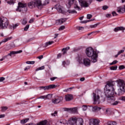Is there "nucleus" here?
Instances as JSON below:
<instances>
[{
	"instance_id": "1",
	"label": "nucleus",
	"mask_w": 125,
	"mask_h": 125,
	"mask_svg": "<svg viewBox=\"0 0 125 125\" xmlns=\"http://www.w3.org/2000/svg\"><path fill=\"white\" fill-rule=\"evenodd\" d=\"M86 54L88 57H91V61L93 63H95L97 62L98 55L96 51L93 50V48L91 47H89L86 49Z\"/></svg>"
},
{
	"instance_id": "2",
	"label": "nucleus",
	"mask_w": 125,
	"mask_h": 125,
	"mask_svg": "<svg viewBox=\"0 0 125 125\" xmlns=\"http://www.w3.org/2000/svg\"><path fill=\"white\" fill-rule=\"evenodd\" d=\"M114 93L115 94H117V93L115 92V90L108 89V88H104V94L105 96L107 98L108 101L114 97Z\"/></svg>"
},
{
	"instance_id": "3",
	"label": "nucleus",
	"mask_w": 125,
	"mask_h": 125,
	"mask_svg": "<svg viewBox=\"0 0 125 125\" xmlns=\"http://www.w3.org/2000/svg\"><path fill=\"white\" fill-rule=\"evenodd\" d=\"M9 24V21L7 18L5 17L0 18V29H7Z\"/></svg>"
},
{
	"instance_id": "4",
	"label": "nucleus",
	"mask_w": 125,
	"mask_h": 125,
	"mask_svg": "<svg viewBox=\"0 0 125 125\" xmlns=\"http://www.w3.org/2000/svg\"><path fill=\"white\" fill-rule=\"evenodd\" d=\"M63 102V98L62 96H55L54 98L52 100V102L54 104H59L61 102Z\"/></svg>"
},
{
	"instance_id": "5",
	"label": "nucleus",
	"mask_w": 125,
	"mask_h": 125,
	"mask_svg": "<svg viewBox=\"0 0 125 125\" xmlns=\"http://www.w3.org/2000/svg\"><path fill=\"white\" fill-rule=\"evenodd\" d=\"M34 3L36 7H38L39 9H42V7L46 4V3H42V0H34Z\"/></svg>"
},
{
	"instance_id": "6",
	"label": "nucleus",
	"mask_w": 125,
	"mask_h": 125,
	"mask_svg": "<svg viewBox=\"0 0 125 125\" xmlns=\"http://www.w3.org/2000/svg\"><path fill=\"white\" fill-rule=\"evenodd\" d=\"M114 85H115V82L108 81L106 83V85L105 86L104 88H108V89H111V90H115L114 88Z\"/></svg>"
},
{
	"instance_id": "7",
	"label": "nucleus",
	"mask_w": 125,
	"mask_h": 125,
	"mask_svg": "<svg viewBox=\"0 0 125 125\" xmlns=\"http://www.w3.org/2000/svg\"><path fill=\"white\" fill-rule=\"evenodd\" d=\"M118 84L120 86V88L122 89L124 92H125V83L123 80L119 79L117 81Z\"/></svg>"
},
{
	"instance_id": "8",
	"label": "nucleus",
	"mask_w": 125,
	"mask_h": 125,
	"mask_svg": "<svg viewBox=\"0 0 125 125\" xmlns=\"http://www.w3.org/2000/svg\"><path fill=\"white\" fill-rule=\"evenodd\" d=\"M93 99H94V104H99L100 103V97L98 94L96 93H93Z\"/></svg>"
},
{
	"instance_id": "9",
	"label": "nucleus",
	"mask_w": 125,
	"mask_h": 125,
	"mask_svg": "<svg viewBox=\"0 0 125 125\" xmlns=\"http://www.w3.org/2000/svg\"><path fill=\"white\" fill-rule=\"evenodd\" d=\"M56 87V85L54 84H51L48 86H40L39 87L40 88H41L42 89H43L44 90H46L48 89H52L53 88H55Z\"/></svg>"
},
{
	"instance_id": "10",
	"label": "nucleus",
	"mask_w": 125,
	"mask_h": 125,
	"mask_svg": "<svg viewBox=\"0 0 125 125\" xmlns=\"http://www.w3.org/2000/svg\"><path fill=\"white\" fill-rule=\"evenodd\" d=\"M100 121L98 119H91L90 120L89 125H99Z\"/></svg>"
},
{
	"instance_id": "11",
	"label": "nucleus",
	"mask_w": 125,
	"mask_h": 125,
	"mask_svg": "<svg viewBox=\"0 0 125 125\" xmlns=\"http://www.w3.org/2000/svg\"><path fill=\"white\" fill-rule=\"evenodd\" d=\"M52 98V94H48L47 95L41 96L38 98V99H44L45 100H49Z\"/></svg>"
},
{
	"instance_id": "12",
	"label": "nucleus",
	"mask_w": 125,
	"mask_h": 125,
	"mask_svg": "<svg viewBox=\"0 0 125 125\" xmlns=\"http://www.w3.org/2000/svg\"><path fill=\"white\" fill-rule=\"evenodd\" d=\"M108 102L110 103L111 105H113V106H116V105H118V104H119V101H116V98L114 97L110 100H108Z\"/></svg>"
},
{
	"instance_id": "13",
	"label": "nucleus",
	"mask_w": 125,
	"mask_h": 125,
	"mask_svg": "<svg viewBox=\"0 0 125 125\" xmlns=\"http://www.w3.org/2000/svg\"><path fill=\"white\" fill-rule=\"evenodd\" d=\"M77 122L76 117H71L68 119V124L69 125H76Z\"/></svg>"
},
{
	"instance_id": "14",
	"label": "nucleus",
	"mask_w": 125,
	"mask_h": 125,
	"mask_svg": "<svg viewBox=\"0 0 125 125\" xmlns=\"http://www.w3.org/2000/svg\"><path fill=\"white\" fill-rule=\"evenodd\" d=\"M19 7L16 9L17 11H21V10H20V8H24V7H26L27 6V4L26 3H23L21 2H19L18 3Z\"/></svg>"
},
{
	"instance_id": "15",
	"label": "nucleus",
	"mask_w": 125,
	"mask_h": 125,
	"mask_svg": "<svg viewBox=\"0 0 125 125\" xmlns=\"http://www.w3.org/2000/svg\"><path fill=\"white\" fill-rule=\"evenodd\" d=\"M73 98V96L72 94H67L64 96V99L66 102L71 101V100H72Z\"/></svg>"
},
{
	"instance_id": "16",
	"label": "nucleus",
	"mask_w": 125,
	"mask_h": 125,
	"mask_svg": "<svg viewBox=\"0 0 125 125\" xmlns=\"http://www.w3.org/2000/svg\"><path fill=\"white\" fill-rule=\"evenodd\" d=\"M79 3H80L82 7H88V3L85 1L83 0H79Z\"/></svg>"
},
{
	"instance_id": "17",
	"label": "nucleus",
	"mask_w": 125,
	"mask_h": 125,
	"mask_svg": "<svg viewBox=\"0 0 125 125\" xmlns=\"http://www.w3.org/2000/svg\"><path fill=\"white\" fill-rule=\"evenodd\" d=\"M55 8L57 9V11L60 12V13H62L63 10V7L62 6H61L60 4H58L55 6Z\"/></svg>"
},
{
	"instance_id": "18",
	"label": "nucleus",
	"mask_w": 125,
	"mask_h": 125,
	"mask_svg": "<svg viewBox=\"0 0 125 125\" xmlns=\"http://www.w3.org/2000/svg\"><path fill=\"white\" fill-rule=\"evenodd\" d=\"M66 21H67V19H61L56 21V24L57 25H61V24H63V23L66 22Z\"/></svg>"
},
{
	"instance_id": "19",
	"label": "nucleus",
	"mask_w": 125,
	"mask_h": 125,
	"mask_svg": "<svg viewBox=\"0 0 125 125\" xmlns=\"http://www.w3.org/2000/svg\"><path fill=\"white\" fill-rule=\"evenodd\" d=\"M83 63L85 66H90V60L88 58H85L83 60Z\"/></svg>"
},
{
	"instance_id": "20",
	"label": "nucleus",
	"mask_w": 125,
	"mask_h": 125,
	"mask_svg": "<svg viewBox=\"0 0 125 125\" xmlns=\"http://www.w3.org/2000/svg\"><path fill=\"white\" fill-rule=\"evenodd\" d=\"M66 111H67L68 112H71V113H78V108L77 107H73L72 108H66Z\"/></svg>"
},
{
	"instance_id": "21",
	"label": "nucleus",
	"mask_w": 125,
	"mask_h": 125,
	"mask_svg": "<svg viewBox=\"0 0 125 125\" xmlns=\"http://www.w3.org/2000/svg\"><path fill=\"white\" fill-rule=\"evenodd\" d=\"M83 120L82 118H77L76 125H83Z\"/></svg>"
},
{
	"instance_id": "22",
	"label": "nucleus",
	"mask_w": 125,
	"mask_h": 125,
	"mask_svg": "<svg viewBox=\"0 0 125 125\" xmlns=\"http://www.w3.org/2000/svg\"><path fill=\"white\" fill-rule=\"evenodd\" d=\"M125 27H124V26H119L114 28V31L116 33H117V32H119V31H122V32L124 33V31H125Z\"/></svg>"
},
{
	"instance_id": "23",
	"label": "nucleus",
	"mask_w": 125,
	"mask_h": 125,
	"mask_svg": "<svg viewBox=\"0 0 125 125\" xmlns=\"http://www.w3.org/2000/svg\"><path fill=\"white\" fill-rule=\"evenodd\" d=\"M28 6L29 8H35L37 7L36 6V4L35 3V1H32L28 3Z\"/></svg>"
},
{
	"instance_id": "24",
	"label": "nucleus",
	"mask_w": 125,
	"mask_h": 125,
	"mask_svg": "<svg viewBox=\"0 0 125 125\" xmlns=\"http://www.w3.org/2000/svg\"><path fill=\"white\" fill-rule=\"evenodd\" d=\"M22 52H23V51H22V50L17 51H11L7 55H8V56H11V55H13L14 54H18V53H22Z\"/></svg>"
},
{
	"instance_id": "25",
	"label": "nucleus",
	"mask_w": 125,
	"mask_h": 125,
	"mask_svg": "<svg viewBox=\"0 0 125 125\" xmlns=\"http://www.w3.org/2000/svg\"><path fill=\"white\" fill-rule=\"evenodd\" d=\"M74 1H75V0H67L66 5L68 8L71 7V5L74 3Z\"/></svg>"
},
{
	"instance_id": "26",
	"label": "nucleus",
	"mask_w": 125,
	"mask_h": 125,
	"mask_svg": "<svg viewBox=\"0 0 125 125\" xmlns=\"http://www.w3.org/2000/svg\"><path fill=\"white\" fill-rule=\"evenodd\" d=\"M12 39V37H8L6 38H5L3 40H2L1 42H0V45L3 42H8V41H10V40Z\"/></svg>"
},
{
	"instance_id": "27",
	"label": "nucleus",
	"mask_w": 125,
	"mask_h": 125,
	"mask_svg": "<svg viewBox=\"0 0 125 125\" xmlns=\"http://www.w3.org/2000/svg\"><path fill=\"white\" fill-rule=\"evenodd\" d=\"M70 49V47L68 46L65 48H63L62 50L63 52L62 54L65 55L67 53V51Z\"/></svg>"
},
{
	"instance_id": "28",
	"label": "nucleus",
	"mask_w": 125,
	"mask_h": 125,
	"mask_svg": "<svg viewBox=\"0 0 125 125\" xmlns=\"http://www.w3.org/2000/svg\"><path fill=\"white\" fill-rule=\"evenodd\" d=\"M117 12L118 13H124L125 12V8H118L117 9Z\"/></svg>"
},
{
	"instance_id": "29",
	"label": "nucleus",
	"mask_w": 125,
	"mask_h": 125,
	"mask_svg": "<svg viewBox=\"0 0 125 125\" xmlns=\"http://www.w3.org/2000/svg\"><path fill=\"white\" fill-rule=\"evenodd\" d=\"M21 22L22 25H25L27 24V23H28L26 18H23L22 20H21Z\"/></svg>"
},
{
	"instance_id": "30",
	"label": "nucleus",
	"mask_w": 125,
	"mask_h": 125,
	"mask_svg": "<svg viewBox=\"0 0 125 125\" xmlns=\"http://www.w3.org/2000/svg\"><path fill=\"white\" fill-rule=\"evenodd\" d=\"M28 121H29V118H26L25 119L21 120V124L24 125V124H26Z\"/></svg>"
},
{
	"instance_id": "31",
	"label": "nucleus",
	"mask_w": 125,
	"mask_h": 125,
	"mask_svg": "<svg viewBox=\"0 0 125 125\" xmlns=\"http://www.w3.org/2000/svg\"><path fill=\"white\" fill-rule=\"evenodd\" d=\"M74 8L75 9H77V10H80V7L79 5L78 4V2L75 1L74 3Z\"/></svg>"
},
{
	"instance_id": "32",
	"label": "nucleus",
	"mask_w": 125,
	"mask_h": 125,
	"mask_svg": "<svg viewBox=\"0 0 125 125\" xmlns=\"http://www.w3.org/2000/svg\"><path fill=\"white\" fill-rule=\"evenodd\" d=\"M16 0H8L7 1V3L9 4H14Z\"/></svg>"
},
{
	"instance_id": "33",
	"label": "nucleus",
	"mask_w": 125,
	"mask_h": 125,
	"mask_svg": "<svg viewBox=\"0 0 125 125\" xmlns=\"http://www.w3.org/2000/svg\"><path fill=\"white\" fill-rule=\"evenodd\" d=\"M66 120L65 119H62L60 121V124L61 125H66Z\"/></svg>"
},
{
	"instance_id": "34",
	"label": "nucleus",
	"mask_w": 125,
	"mask_h": 125,
	"mask_svg": "<svg viewBox=\"0 0 125 125\" xmlns=\"http://www.w3.org/2000/svg\"><path fill=\"white\" fill-rule=\"evenodd\" d=\"M93 111H99L101 110V107H99L98 106H95L93 107Z\"/></svg>"
},
{
	"instance_id": "35",
	"label": "nucleus",
	"mask_w": 125,
	"mask_h": 125,
	"mask_svg": "<svg viewBox=\"0 0 125 125\" xmlns=\"http://www.w3.org/2000/svg\"><path fill=\"white\" fill-rule=\"evenodd\" d=\"M52 43H54V42L53 41H50L47 42L45 43V46H48V45H50V44H52Z\"/></svg>"
},
{
	"instance_id": "36",
	"label": "nucleus",
	"mask_w": 125,
	"mask_h": 125,
	"mask_svg": "<svg viewBox=\"0 0 125 125\" xmlns=\"http://www.w3.org/2000/svg\"><path fill=\"white\" fill-rule=\"evenodd\" d=\"M67 12L68 13H70L71 14H74V13H77V11L75 10H67Z\"/></svg>"
},
{
	"instance_id": "37",
	"label": "nucleus",
	"mask_w": 125,
	"mask_h": 125,
	"mask_svg": "<svg viewBox=\"0 0 125 125\" xmlns=\"http://www.w3.org/2000/svg\"><path fill=\"white\" fill-rule=\"evenodd\" d=\"M107 125H117V122H107Z\"/></svg>"
},
{
	"instance_id": "38",
	"label": "nucleus",
	"mask_w": 125,
	"mask_h": 125,
	"mask_svg": "<svg viewBox=\"0 0 125 125\" xmlns=\"http://www.w3.org/2000/svg\"><path fill=\"white\" fill-rule=\"evenodd\" d=\"M123 89H122L121 88L118 90V95H123Z\"/></svg>"
},
{
	"instance_id": "39",
	"label": "nucleus",
	"mask_w": 125,
	"mask_h": 125,
	"mask_svg": "<svg viewBox=\"0 0 125 125\" xmlns=\"http://www.w3.org/2000/svg\"><path fill=\"white\" fill-rule=\"evenodd\" d=\"M44 69H45L44 65H43L36 69V71H40V70H44Z\"/></svg>"
},
{
	"instance_id": "40",
	"label": "nucleus",
	"mask_w": 125,
	"mask_h": 125,
	"mask_svg": "<svg viewBox=\"0 0 125 125\" xmlns=\"http://www.w3.org/2000/svg\"><path fill=\"white\" fill-rule=\"evenodd\" d=\"M8 109V107L6 106H3L1 108V112H5V111H6V110H7Z\"/></svg>"
},
{
	"instance_id": "41",
	"label": "nucleus",
	"mask_w": 125,
	"mask_h": 125,
	"mask_svg": "<svg viewBox=\"0 0 125 125\" xmlns=\"http://www.w3.org/2000/svg\"><path fill=\"white\" fill-rule=\"evenodd\" d=\"M26 63V64L34 65V64L35 63V61H27Z\"/></svg>"
},
{
	"instance_id": "42",
	"label": "nucleus",
	"mask_w": 125,
	"mask_h": 125,
	"mask_svg": "<svg viewBox=\"0 0 125 125\" xmlns=\"http://www.w3.org/2000/svg\"><path fill=\"white\" fill-rule=\"evenodd\" d=\"M117 68H118V66L117 65H116V66L110 67V70H117Z\"/></svg>"
},
{
	"instance_id": "43",
	"label": "nucleus",
	"mask_w": 125,
	"mask_h": 125,
	"mask_svg": "<svg viewBox=\"0 0 125 125\" xmlns=\"http://www.w3.org/2000/svg\"><path fill=\"white\" fill-rule=\"evenodd\" d=\"M18 26H19V24L17 23V24H15V25L13 24V26H11L10 28L11 29H15V28H16V27H18Z\"/></svg>"
},
{
	"instance_id": "44",
	"label": "nucleus",
	"mask_w": 125,
	"mask_h": 125,
	"mask_svg": "<svg viewBox=\"0 0 125 125\" xmlns=\"http://www.w3.org/2000/svg\"><path fill=\"white\" fill-rule=\"evenodd\" d=\"M65 29V25H62L59 28V31H63Z\"/></svg>"
},
{
	"instance_id": "45",
	"label": "nucleus",
	"mask_w": 125,
	"mask_h": 125,
	"mask_svg": "<svg viewBox=\"0 0 125 125\" xmlns=\"http://www.w3.org/2000/svg\"><path fill=\"white\" fill-rule=\"evenodd\" d=\"M82 109L83 111H86V110H87V106L85 105L82 106Z\"/></svg>"
},
{
	"instance_id": "46",
	"label": "nucleus",
	"mask_w": 125,
	"mask_h": 125,
	"mask_svg": "<svg viewBox=\"0 0 125 125\" xmlns=\"http://www.w3.org/2000/svg\"><path fill=\"white\" fill-rule=\"evenodd\" d=\"M111 112H112V111L111 110V109L107 108L106 109V112H105L106 114H110Z\"/></svg>"
},
{
	"instance_id": "47",
	"label": "nucleus",
	"mask_w": 125,
	"mask_h": 125,
	"mask_svg": "<svg viewBox=\"0 0 125 125\" xmlns=\"http://www.w3.org/2000/svg\"><path fill=\"white\" fill-rule=\"evenodd\" d=\"M42 3H46L45 5H46V4H48L49 3V0H43Z\"/></svg>"
},
{
	"instance_id": "48",
	"label": "nucleus",
	"mask_w": 125,
	"mask_h": 125,
	"mask_svg": "<svg viewBox=\"0 0 125 125\" xmlns=\"http://www.w3.org/2000/svg\"><path fill=\"white\" fill-rule=\"evenodd\" d=\"M98 33H99V31H95V32H93L90 33H89L88 34V35L90 36V35H91V34H94V35H97V34H98Z\"/></svg>"
},
{
	"instance_id": "49",
	"label": "nucleus",
	"mask_w": 125,
	"mask_h": 125,
	"mask_svg": "<svg viewBox=\"0 0 125 125\" xmlns=\"http://www.w3.org/2000/svg\"><path fill=\"white\" fill-rule=\"evenodd\" d=\"M58 112L57 111H54V113H51V116L53 117H55L56 116H57Z\"/></svg>"
},
{
	"instance_id": "50",
	"label": "nucleus",
	"mask_w": 125,
	"mask_h": 125,
	"mask_svg": "<svg viewBox=\"0 0 125 125\" xmlns=\"http://www.w3.org/2000/svg\"><path fill=\"white\" fill-rule=\"evenodd\" d=\"M30 27V25L27 24L24 28V31H28V29Z\"/></svg>"
},
{
	"instance_id": "51",
	"label": "nucleus",
	"mask_w": 125,
	"mask_h": 125,
	"mask_svg": "<svg viewBox=\"0 0 125 125\" xmlns=\"http://www.w3.org/2000/svg\"><path fill=\"white\" fill-rule=\"evenodd\" d=\"M108 8H109V7H108V6H107V5H104L103 6V10H106L108 9Z\"/></svg>"
},
{
	"instance_id": "52",
	"label": "nucleus",
	"mask_w": 125,
	"mask_h": 125,
	"mask_svg": "<svg viewBox=\"0 0 125 125\" xmlns=\"http://www.w3.org/2000/svg\"><path fill=\"white\" fill-rule=\"evenodd\" d=\"M91 18H92V15L91 14L87 15V19H90Z\"/></svg>"
},
{
	"instance_id": "53",
	"label": "nucleus",
	"mask_w": 125,
	"mask_h": 125,
	"mask_svg": "<svg viewBox=\"0 0 125 125\" xmlns=\"http://www.w3.org/2000/svg\"><path fill=\"white\" fill-rule=\"evenodd\" d=\"M118 61H114L110 63V65H115V64H117Z\"/></svg>"
},
{
	"instance_id": "54",
	"label": "nucleus",
	"mask_w": 125,
	"mask_h": 125,
	"mask_svg": "<svg viewBox=\"0 0 125 125\" xmlns=\"http://www.w3.org/2000/svg\"><path fill=\"white\" fill-rule=\"evenodd\" d=\"M124 52H125V50H121L119 51L118 52V55H120V54H121V53H124Z\"/></svg>"
},
{
	"instance_id": "55",
	"label": "nucleus",
	"mask_w": 125,
	"mask_h": 125,
	"mask_svg": "<svg viewBox=\"0 0 125 125\" xmlns=\"http://www.w3.org/2000/svg\"><path fill=\"white\" fill-rule=\"evenodd\" d=\"M90 21L88 20H86V21H81V23H82L83 24H85L86 23H87V22H89Z\"/></svg>"
},
{
	"instance_id": "56",
	"label": "nucleus",
	"mask_w": 125,
	"mask_h": 125,
	"mask_svg": "<svg viewBox=\"0 0 125 125\" xmlns=\"http://www.w3.org/2000/svg\"><path fill=\"white\" fill-rule=\"evenodd\" d=\"M112 16V15L110 14H107L106 15H105V17L107 18H110V17H111Z\"/></svg>"
},
{
	"instance_id": "57",
	"label": "nucleus",
	"mask_w": 125,
	"mask_h": 125,
	"mask_svg": "<svg viewBox=\"0 0 125 125\" xmlns=\"http://www.w3.org/2000/svg\"><path fill=\"white\" fill-rule=\"evenodd\" d=\"M125 67L124 65H121L119 66V70H123V69H125Z\"/></svg>"
},
{
	"instance_id": "58",
	"label": "nucleus",
	"mask_w": 125,
	"mask_h": 125,
	"mask_svg": "<svg viewBox=\"0 0 125 125\" xmlns=\"http://www.w3.org/2000/svg\"><path fill=\"white\" fill-rule=\"evenodd\" d=\"M56 79H57V77H52V78H50V80L52 81H53L55 80H56Z\"/></svg>"
},
{
	"instance_id": "59",
	"label": "nucleus",
	"mask_w": 125,
	"mask_h": 125,
	"mask_svg": "<svg viewBox=\"0 0 125 125\" xmlns=\"http://www.w3.org/2000/svg\"><path fill=\"white\" fill-rule=\"evenodd\" d=\"M34 40V38H30L29 39H28L27 41H26V43L27 42H32V41H33Z\"/></svg>"
},
{
	"instance_id": "60",
	"label": "nucleus",
	"mask_w": 125,
	"mask_h": 125,
	"mask_svg": "<svg viewBox=\"0 0 125 125\" xmlns=\"http://www.w3.org/2000/svg\"><path fill=\"white\" fill-rule=\"evenodd\" d=\"M112 14L113 16H117V15H118V14H117V13H116V12L115 11L112 12Z\"/></svg>"
},
{
	"instance_id": "61",
	"label": "nucleus",
	"mask_w": 125,
	"mask_h": 125,
	"mask_svg": "<svg viewBox=\"0 0 125 125\" xmlns=\"http://www.w3.org/2000/svg\"><path fill=\"white\" fill-rule=\"evenodd\" d=\"M78 30H83V27L82 26H79L77 27Z\"/></svg>"
},
{
	"instance_id": "62",
	"label": "nucleus",
	"mask_w": 125,
	"mask_h": 125,
	"mask_svg": "<svg viewBox=\"0 0 125 125\" xmlns=\"http://www.w3.org/2000/svg\"><path fill=\"white\" fill-rule=\"evenodd\" d=\"M5 80L4 77H0V82H3Z\"/></svg>"
},
{
	"instance_id": "63",
	"label": "nucleus",
	"mask_w": 125,
	"mask_h": 125,
	"mask_svg": "<svg viewBox=\"0 0 125 125\" xmlns=\"http://www.w3.org/2000/svg\"><path fill=\"white\" fill-rule=\"evenodd\" d=\"M73 88H74V87H71L69 88L68 89H65L63 91H65V92H67V91H68V90H69V89H73Z\"/></svg>"
},
{
	"instance_id": "64",
	"label": "nucleus",
	"mask_w": 125,
	"mask_h": 125,
	"mask_svg": "<svg viewBox=\"0 0 125 125\" xmlns=\"http://www.w3.org/2000/svg\"><path fill=\"white\" fill-rule=\"evenodd\" d=\"M121 100L125 102V96H123L120 98Z\"/></svg>"
}]
</instances>
